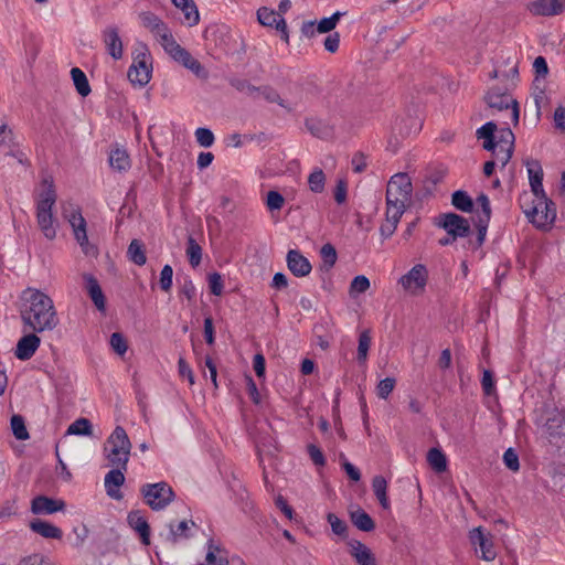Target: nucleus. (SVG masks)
<instances>
[{"mask_svg": "<svg viewBox=\"0 0 565 565\" xmlns=\"http://www.w3.org/2000/svg\"><path fill=\"white\" fill-rule=\"evenodd\" d=\"M492 114L508 111L514 126L519 124V103L507 90L499 87H491L483 97Z\"/></svg>", "mask_w": 565, "mask_h": 565, "instance_id": "obj_8", "label": "nucleus"}, {"mask_svg": "<svg viewBox=\"0 0 565 565\" xmlns=\"http://www.w3.org/2000/svg\"><path fill=\"white\" fill-rule=\"evenodd\" d=\"M438 225L443 227L448 235L454 236V238L465 237L470 232L468 221L455 213L444 214Z\"/></svg>", "mask_w": 565, "mask_h": 565, "instance_id": "obj_12", "label": "nucleus"}, {"mask_svg": "<svg viewBox=\"0 0 565 565\" xmlns=\"http://www.w3.org/2000/svg\"><path fill=\"white\" fill-rule=\"evenodd\" d=\"M173 269L170 265H164L160 273V287L163 291H170L172 287Z\"/></svg>", "mask_w": 565, "mask_h": 565, "instance_id": "obj_51", "label": "nucleus"}, {"mask_svg": "<svg viewBox=\"0 0 565 565\" xmlns=\"http://www.w3.org/2000/svg\"><path fill=\"white\" fill-rule=\"evenodd\" d=\"M503 461L507 468L514 472L520 469L519 456L512 448L505 450Z\"/></svg>", "mask_w": 565, "mask_h": 565, "instance_id": "obj_53", "label": "nucleus"}, {"mask_svg": "<svg viewBox=\"0 0 565 565\" xmlns=\"http://www.w3.org/2000/svg\"><path fill=\"white\" fill-rule=\"evenodd\" d=\"M11 429L14 437L19 440H26L30 435L25 427L24 419L21 415H13L11 417Z\"/></svg>", "mask_w": 565, "mask_h": 565, "instance_id": "obj_42", "label": "nucleus"}, {"mask_svg": "<svg viewBox=\"0 0 565 565\" xmlns=\"http://www.w3.org/2000/svg\"><path fill=\"white\" fill-rule=\"evenodd\" d=\"M530 186L534 196L532 204L525 207L524 200L527 194L521 198V206L529 221L540 230H550L556 220V207L543 189V169L539 161H526Z\"/></svg>", "mask_w": 565, "mask_h": 565, "instance_id": "obj_1", "label": "nucleus"}, {"mask_svg": "<svg viewBox=\"0 0 565 565\" xmlns=\"http://www.w3.org/2000/svg\"><path fill=\"white\" fill-rule=\"evenodd\" d=\"M350 518L352 523L361 531L371 532L375 527L372 518L362 509L351 511Z\"/></svg>", "mask_w": 565, "mask_h": 565, "instance_id": "obj_32", "label": "nucleus"}, {"mask_svg": "<svg viewBox=\"0 0 565 565\" xmlns=\"http://www.w3.org/2000/svg\"><path fill=\"white\" fill-rule=\"evenodd\" d=\"M71 76L77 93L83 97L88 96L90 86L85 73L78 67H73L71 70Z\"/></svg>", "mask_w": 565, "mask_h": 565, "instance_id": "obj_33", "label": "nucleus"}, {"mask_svg": "<svg viewBox=\"0 0 565 565\" xmlns=\"http://www.w3.org/2000/svg\"><path fill=\"white\" fill-rule=\"evenodd\" d=\"M62 215L70 223L74 237L86 255L95 254L96 249L89 244L86 230V221L78 207L71 202L62 203Z\"/></svg>", "mask_w": 565, "mask_h": 565, "instance_id": "obj_7", "label": "nucleus"}, {"mask_svg": "<svg viewBox=\"0 0 565 565\" xmlns=\"http://www.w3.org/2000/svg\"><path fill=\"white\" fill-rule=\"evenodd\" d=\"M172 3L182 11L184 23L194 26L200 21V13L193 0H172Z\"/></svg>", "mask_w": 565, "mask_h": 565, "instance_id": "obj_25", "label": "nucleus"}, {"mask_svg": "<svg viewBox=\"0 0 565 565\" xmlns=\"http://www.w3.org/2000/svg\"><path fill=\"white\" fill-rule=\"evenodd\" d=\"M481 385H482L483 392L487 395H491L493 393V391H494V381H493L492 373L490 371H488V370L483 371L482 380H481Z\"/></svg>", "mask_w": 565, "mask_h": 565, "instance_id": "obj_58", "label": "nucleus"}, {"mask_svg": "<svg viewBox=\"0 0 565 565\" xmlns=\"http://www.w3.org/2000/svg\"><path fill=\"white\" fill-rule=\"evenodd\" d=\"M129 526L140 536L145 545L150 544V526L147 519L139 510L129 512L127 516Z\"/></svg>", "mask_w": 565, "mask_h": 565, "instance_id": "obj_21", "label": "nucleus"}, {"mask_svg": "<svg viewBox=\"0 0 565 565\" xmlns=\"http://www.w3.org/2000/svg\"><path fill=\"white\" fill-rule=\"evenodd\" d=\"M494 145H495V150L497 149L505 150V151L513 150L514 135H513L512 130L509 127L502 128L499 131V135L497 137H494Z\"/></svg>", "mask_w": 565, "mask_h": 565, "instance_id": "obj_35", "label": "nucleus"}, {"mask_svg": "<svg viewBox=\"0 0 565 565\" xmlns=\"http://www.w3.org/2000/svg\"><path fill=\"white\" fill-rule=\"evenodd\" d=\"M497 125L493 121H488L477 129L476 135L478 139H483V148L486 150H495L494 132Z\"/></svg>", "mask_w": 565, "mask_h": 565, "instance_id": "obj_30", "label": "nucleus"}, {"mask_svg": "<svg viewBox=\"0 0 565 565\" xmlns=\"http://www.w3.org/2000/svg\"><path fill=\"white\" fill-rule=\"evenodd\" d=\"M185 253L191 266L198 267L202 259V248L192 236H189L188 238V246Z\"/></svg>", "mask_w": 565, "mask_h": 565, "instance_id": "obj_38", "label": "nucleus"}, {"mask_svg": "<svg viewBox=\"0 0 565 565\" xmlns=\"http://www.w3.org/2000/svg\"><path fill=\"white\" fill-rule=\"evenodd\" d=\"M305 125L311 135L321 139L329 138L333 132L331 126L316 117L307 118Z\"/></svg>", "mask_w": 565, "mask_h": 565, "instance_id": "obj_29", "label": "nucleus"}, {"mask_svg": "<svg viewBox=\"0 0 565 565\" xmlns=\"http://www.w3.org/2000/svg\"><path fill=\"white\" fill-rule=\"evenodd\" d=\"M102 36L108 54L114 60H120L124 54V45L119 35V29L115 25H109L104 29Z\"/></svg>", "mask_w": 565, "mask_h": 565, "instance_id": "obj_15", "label": "nucleus"}, {"mask_svg": "<svg viewBox=\"0 0 565 565\" xmlns=\"http://www.w3.org/2000/svg\"><path fill=\"white\" fill-rule=\"evenodd\" d=\"M553 119L557 129L565 130V107L558 106L554 111Z\"/></svg>", "mask_w": 565, "mask_h": 565, "instance_id": "obj_64", "label": "nucleus"}, {"mask_svg": "<svg viewBox=\"0 0 565 565\" xmlns=\"http://www.w3.org/2000/svg\"><path fill=\"white\" fill-rule=\"evenodd\" d=\"M320 254H321V257L323 260V266L326 267V269L329 270L330 268H332L334 266V264L337 262V257H338L335 248L329 243L324 244L321 247Z\"/></svg>", "mask_w": 565, "mask_h": 565, "instance_id": "obj_46", "label": "nucleus"}, {"mask_svg": "<svg viewBox=\"0 0 565 565\" xmlns=\"http://www.w3.org/2000/svg\"><path fill=\"white\" fill-rule=\"evenodd\" d=\"M179 374L183 377H186L190 385L194 384V375L188 363L183 358H180L178 361Z\"/></svg>", "mask_w": 565, "mask_h": 565, "instance_id": "obj_59", "label": "nucleus"}, {"mask_svg": "<svg viewBox=\"0 0 565 565\" xmlns=\"http://www.w3.org/2000/svg\"><path fill=\"white\" fill-rule=\"evenodd\" d=\"M226 556L223 555L222 548L216 545L212 540L207 542V551L205 558L198 565H227Z\"/></svg>", "mask_w": 565, "mask_h": 565, "instance_id": "obj_27", "label": "nucleus"}, {"mask_svg": "<svg viewBox=\"0 0 565 565\" xmlns=\"http://www.w3.org/2000/svg\"><path fill=\"white\" fill-rule=\"evenodd\" d=\"M138 18L143 28L149 30L171 58L191 71L198 77H206L207 73L201 63L189 51L183 49L173 38L168 25L153 12L141 11Z\"/></svg>", "mask_w": 565, "mask_h": 565, "instance_id": "obj_3", "label": "nucleus"}, {"mask_svg": "<svg viewBox=\"0 0 565 565\" xmlns=\"http://www.w3.org/2000/svg\"><path fill=\"white\" fill-rule=\"evenodd\" d=\"M451 203L457 210L462 212H471L473 209L472 199L466 191L458 190L454 192Z\"/></svg>", "mask_w": 565, "mask_h": 565, "instance_id": "obj_36", "label": "nucleus"}, {"mask_svg": "<svg viewBox=\"0 0 565 565\" xmlns=\"http://www.w3.org/2000/svg\"><path fill=\"white\" fill-rule=\"evenodd\" d=\"M131 447L126 430L121 426H117L107 438L104 447V454L109 466L127 469Z\"/></svg>", "mask_w": 565, "mask_h": 565, "instance_id": "obj_6", "label": "nucleus"}, {"mask_svg": "<svg viewBox=\"0 0 565 565\" xmlns=\"http://www.w3.org/2000/svg\"><path fill=\"white\" fill-rule=\"evenodd\" d=\"M288 269L297 277L308 276L311 271L309 260L298 250L291 249L287 254Z\"/></svg>", "mask_w": 565, "mask_h": 565, "instance_id": "obj_22", "label": "nucleus"}, {"mask_svg": "<svg viewBox=\"0 0 565 565\" xmlns=\"http://www.w3.org/2000/svg\"><path fill=\"white\" fill-rule=\"evenodd\" d=\"M427 461L430 468L438 473L447 470V458L438 448L429 449L427 454Z\"/></svg>", "mask_w": 565, "mask_h": 565, "instance_id": "obj_34", "label": "nucleus"}, {"mask_svg": "<svg viewBox=\"0 0 565 565\" xmlns=\"http://www.w3.org/2000/svg\"><path fill=\"white\" fill-rule=\"evenodd\" d=\"M265 204L270 212L280 211L285 205V198L278 191H268Z\"/></svg>", "mask_w": 565, "mask_h": 565, "instance_id": "obj_44", "label": "nucleus"}, {"mask_svg": "<svg viewBox=\"0 0 565 565\" xmlns=\"http://www.w3.org/2000/svg\"><path fill=\"white\" fill-rule=\"evenodd\" d=\"M148 55L141 54L128 70V78L131 84L140 87L147 85L151 78V65L148 64Z\"/></svg>", "mask_w": 565, "mask_h": 565, "instance_id": "obj_13", "label": "nucleus"}, {"mask_svg": "<svg viewBox=\"0 0 565 565\" xmlns=\"http://www.w3.org/2000/svg\"><path fill=\"white\" fill-rule=\"evenodd\" d=\"M370 288V280L364 275H359L353 278L350 285V295L363 294Z\"/></svg>", "mask_w": 565, "mask_h": 565, "instance_id": "obj_47", "label": "nucleus"}, {"mask_svg": "<svg viewBox=\"0 0 565 565\" xmlns=\"http://www.w3.org/2000/svg\"><path fill=\"white\" fill-rule=\"evenodd\" d=\"M43 186L36 201V223L44 237L53 241L57 234V221L53 215L56 193L52 181L44 180Z\"/></svg>", "mask_w": 565, "mask_h": 565, "instance_id": "obj_5", "label": "nucleus"}, {"mask_svg": "<svg viewBox=\"0 0 565 565\" xmlns=\"http://www.w3.org/2000/svg\"><path fill=\"white\" fill-rule=\"evenodd\" d=\"M477 205L481 207V214H478V218L490 220V217H491L490 201L486 194H480L477 198Z\"/></svg>", "mask_w": 565, "mask_h": 565, "instance_id": "obj_55", "label": "nucleus"}, {"mask_svg": "<svg viewBox=\"0 0 565 565\" xmlns=\"http://www.w3.org/2000/svg\"><path fill=\"white\" fill-rule=\"evenodd\" d=\"M30 529L41 535L44 539H55L60 540L62 539L63 532L60 527L55 526L54 524L36 519L30 523Z\"/></svg>", "mask_w": 565, "mask_h": 565, "instance_id": "obj_24", "label": "nucleus"}, {"mask_svg": "<svg viewBox=\"0 0 565 565\" xmlns=\"http://www.w3.org/2000/svg\"><path fill=\"white\" fill-rule=\"evenodd\" d=\"M428 281V269L423 264L413 266L398 279V285L409 296H420L425 292Z\"/></svg>", "mask_w": 565, "mask_h": 565, "instance_id": "obj_10", "label": "nucleus"}, {"mask_svg": "<svg viewBox=\"0 0 565 565\" xmlns=\"http://www.w3.org/2000/svg\"><path fill=\"white\" fill-rule=\"evenodd\" d=\"M189 522L188 521H181L179 524H169V536L168 539L175 543L180 539H186L189 536Z\"/></svg>", "mask_w": 565, "mask_h": 565, "instance_id": "obj_43", "label": "nucleus"}, {"mask_svg": "<svg viewBox=\"0 0 565 565\" xmlns=\"http://www.w3.org/2000/svg\"><path fill=\"white\" fill-rule=\"evenodd\" d=\"M339 44L340 35L337 32L329 34L324 40V49L330 53H334L339 49Z\"/></svg>", "mask_w": 565, "mask_h": 565, "instance_id": "obj_60", "label": "nucleus"}, {"mask_svg": "<svg viewBox=\"0 0 565 565\" xmlns=\"http://www.w3.org/2000/svg\"><path fill=\"white\" fill-rule=\"evenodd\" d=\"M349 553L358 565H376V558L372 551L358 540L348 542Z\"/></svg>", "mask_w": 565, "mask_h": 565, "instance_id": "obj_20", "label": "nucleus"}, {"mask_svg": "<svg viewBox=\"0 0 565 565\" xmlns=\"http://www.w3.org/2000/svg\"><path fill=\"white\" fill-rule=\"evenodd\" d=\"M371 341L372 338L370 330H364L360 333L358 344V360L360 363H365L371 347Z\"/></svg>", "mask_w": 565, "mask_h": 565, "instance_id": "obj_40", "label": "nucleus"}, {"mask_svg": "<svg viewBox=\"0 0 565 565\" xmlns=\"http://www.w3.org/2000/svg\"><path fill=\"white\" fill-rule=\"evenodd\" d=\"M66 434L90 436L93 434L92 424L87 418L81 417L68 426Z\"/></svg>", "mask_w": 565, "mask_h": 565, "instance_id": "obj_37", "label": "nucleus"}, {"mask_svg": "<svg viewBox=\"0 0 565 565\" xmlns=\"http://www.w3.org/2000/svg\"><path fill=\"white\" fill-rule=\"evenodd\" d=\"M556 0H534L527 4L531 14L537 17H552L559 14Z\"/></svg>", "mask_w": 565, "mask_h": 565, "instance_id": "obj_26", "label": "nucleus"}, {"mask_svg": "<svg viewBox=\"0 0 565 565\" xmlns=\"http://www.w3.org/2000/svg\"><path fill=\"white\" fill-rule=\"evenodd\" d=\"M469 541L475 547L476 553L480 550V557L486 562H491L497 557L493 544V537L481 526L475 527L469 532Z\"/></svg>", "mask_w": 565, "mask_h": 565, "instance_id": "obj_11", "label": "nucleus"}, {"mask_svg": "<svg viewBox=\"0 0 565 565\" xmlns=\"http://www.w3.org/2000/svg\"><path fill=\"white\" fill-rule=\"evenodd\" d=\"M308 452L310 455L311 460L317 466H323L326 463L324 456H323V454L321 452V450L317 446L309 445L308 446Z\"/></svg>", "mask_w": 565, "mask_h": 565, "instance_id": "obj_63", "label": "nucleus"}, {"mask_svg": "<svg viewBox=\"0 0 565 565\" xmlns=\"http://www.w3.org/2000/svg\"><path fill=\"white\" fill-rule=\"evenodd\" d=\"M85 289L93 300L95 307L104 312L106 309V299L97 279L90 274H84Z\"/></svg>", "mask_w": 565, "mask_h": 565, "instance_id": "obj_23", "label": "nucleus"}, {"mask_svg": "<svg viewBox=\"0 0 565 565\" xmlns=\"http://www.w3.org/2000/svg\"><path fill=\"white\" fill-rule=\"evenodd\" d=\"M209 286L213 295L220 296L222 294L223 281L218 273H213L209 276Z\"/></svg>", "mask_w": 565, "mask_h": 565, "instance_id": "obj_56", "label": "nucleus"}, {"mask_svg": "<svg viewBox=\"0 0 565 565\" xmlns=\"http://www.w3.org/2000/svg\"><path fill=\"white\" fill-rule=\"evenodd\" d=\"M309 189L315 193H321L324 190L326 175L319 168L315 169L308 177Z\"/></svg>", "mask_w": 565, "mask_h": 565, "instance_id": "obj_41", "label": "nucleus"}, {"mask_svg": "<svg viewBox=\"0 0 565 565\" xmlns=\"http://www.w3.org/2000/svg\"><path fill=\"white\" fill-rule=\"evenodd\" d=\"M140 494L145 503L153 511L164 510L175 499L173 489L166 481L142 484Z\"/></svg>", "mask_w": 565, "mask_h": 565, "instance_id": "obj_9", "label": "nucleus"}, {"mask_svg": "<svg viewBox=\"0 0 565 565\" xmlns=\"http://www.w3.org/2000/svg\"><path fill=\"white\" fill-rule=\"evenodd\" d=\"M341 458H343L342 467L345 470L349 478L352 479L353 481H359L361 479L360 470L351 462H349L343 455H341Z\"/></svg>", "mask_w": 565, "mask_h": 565, "instance_id": "obj_61", "label": "nucleus"}, {"mask_svg": "<svg viewBox=\"0 0 565 565\" xmlns=\"http://www.w3.org/2000/svg\"><path fill=\"white\" fill-rule=\"evenodd\" d=\"M334 200L338 204H342L347 200V183L344 180H339L334 190Z\"/></svg>", "mask_w": 565, "mask_h": 565, "instance_id": "obj_62", "label": "nucleus"}, {"mask_svg": "<svg viewBox=\"0 0 565 565\" xmlns=\"http://www.w3.org/2000/svg\"><path fill=\"white\" fill-rule=\"evenodd\" d=\"M21 301L20 317L26 329L42 333L57 327L58 317L50 296L39 289L28 288Z\"/></svg>", "mask_w": 565, "mask_h": 565, "instance_id": "obj_2", "label": "nucleus"}, {"mask_svg": "<svg viewBox=\"0 0 565 565\" xmlns=\"http://www.w3.org/2000/svg\"><path fill=\"white\" fill-rule=\"evenodd\" d=\"M126 469L122 468H113L106 476H105V489L106 493L115 500H120L122 498V493L120 492V487L125 482V475L124 471Z\"/></svg>", "mask_w": 565, "mask_h": 565, "instance_id": "obj_19", "label": "nucleus"}, {"mask_svg": "<svg viewBox=\"0 0 565 565\" xmlns=\"http://www.w3.org/2000/svg\"><path fill=\"white\" fill-rule=\"evenodd\" d=\"M195 138L200 146L202 147H211L214 142V135L207 128H198L195 130Z\"/></svg>", "mask_w": 565, "mask_h": 565, "instance_id": "obj_50", "label": "nucleus"}, {"mask_svg": "<svg viewBox=\"0 0 565 565\" xmlns=\"http://www.w3.org/2000/svg\"><path fill=\"white\" fill-rule=\"evenodd\" d=\"M38 332L31 331L23 335L17 343L14 354L21 361H26L33 356L35 351L41 344V339L36 335Z\"/></svg>", "mask_w": 565, "mask_h": 565, "instance_id": "obj_17", "label": "nucleus"}, {"mask_svg": "<svg viewBox=\"0 0 565 565\" xmlns=\"http://www.w3.org/2000/svg\"><path fill=\"white\" fill-rule=\"evenodd\" d=\"M65 502L63 500L52 499L45 495H38L31 502L33 514H53L64 511Z\"/></svg>", "mask_w": 565, "mask_h": 565, "instance_id": "obj_18", "label": "nucleus"}, {"mask_svg": "<svg viewBox=\"0 0 565 565\" xmlns=\"http://www.w3.org/2000/svg\"><path fill=\"white\" fill-rule=\"evenodd\" d=\"M327 520L331 525L332 532L337 535H344L347 532V524L340 520L335 514L328 513Z\"/></svg>", "mask_w": 565, "mask_h": 565, "instance_id": "obj_54", "label": "nucleus"}, {"mask_svg": "<svg viewBox=\"0 0 565 565\" xmlns=\"http://www.w3.org/2000/svg\"><path fill=\"white\" fill-rule=\"evenodd\" d=\"M128 255L136 265L142 266L147 262L143 245L138 239L131 241L128 247Z\"/></svg>", "mask_w": 565, "mask_h": 565, "instance_id": "obj_39", "label": "nucleus"}, {"mask_svg": "<svg viewBox=\"0 0 565 565\" xmlns=\"http://www.w3.org/2000/svg\"><path fill=\"white\" fill-rule=\"evenodd\" d=\"M395 383H396V381L393 377H386V379L380 381V383L376 386L377 396L382 399H386L390 396V394L393 392V390L395 387Z\"/></svg>", "mask_w": 565, "mask_h": 565, "instance_id": "obj_48", "label": "nucleus"}, {"mask_svg": "<svg viewBox=\"0 0 565 565\" xmlns=\"http://www.w3.org/2000/svg\"><path fill=\"white\" fill-rule=\"evenodd\" d=\"M17 565H53L44 556L32 554L22 558Z\"/></svg>", "mask_w": 565, "mask_h": 565, "instance_id": "obj_57", "label": "nucleus"}, {"mask_svg": "<svg viewBox=\"0 0 565 565\" xmlns=\"http://www.w3.org/2000/svg\"><path fill=\"white\" fill-rule=\"evenodd\" d=\"M533 68L536 74L535 82H539L541 78H545L548 74V66L546 60L543 56H537L533 62Z\"/></svg>", "mask_w": 565, "mask_h": 565, "instance_id": "obj_52", "label": "nucleus"}, {"mask_svg": "<svg viewBox=\"0 0 565 565\" xmlns=\"http://www.w3.org/2000/svg\"><path fill=\"white\" fill-rule=\"evenodd\" d=\"M372 489L375 497L380 501L383 509H390V500L387 497V481L383 476H375L372 480Z\"/></svg>", "mask_w": 565, "mask_h": 565, "instance_id": "obj_31", "label": "nucleus"}, {"mask_svg": "<svg viewBox=\"0 0 565 565\" xmlns=\"http://www.w3.org/2000/svg\"><path fill=\"white\" fill-rule=\"evenodd\" d=\"M109 164L113 170L122 172L130 168V159L122 148H115L109 153Z\"/></svg>", "mask_w": 565, "mask_h": 565, "instance_id": "obj_28", "label": "nucleus"}, {"mask_svg": "<svg viewBox=\"0 0 565 565\" xmlns=\"http://www.w3.org/2000/svg\"><path fill=\"white\" fill-rule=\"evenodd\" d=\"M257 20L264 26H275L281 33V38L289 43V34L285 19L275 10L263 7L257 11Z\"/></svg>", "mask_w": 565, "mask_h": 565, "instance_id": "obj_14", "label": "nucleus"}, {"mask_svg": "<svg viewBox=\"0 0 565 565\" xmlns=\"http://www.w3.org/2000/svg\"><path fill=\"white\" fill-rule=\"evenodd\" d=\"M545 430L552 439L565 437V411L554 408L548 412Z\"/></svg>", "mask_w": 565, "mask_h": 565, "instance_id": "obj_16", "label": "nucleus"}, {"mask_svg": "<svg viewBox=\"0 0 565 565\" xmlns=\"http://www.w3.org/2000/svg\"><path fill=\"white\" fill-rule=\"evenodd\" d=\"M342 15H343L342 12L337 11L331 17L321 19L317 23V32L318 33H328V32L332 31L337 26V24Z\"/></svg>", "mask_w": 565, "mask_h": 565, "instance_id": "obj_45", "label": "nucleus"}, {"mask_svg": "<svg viewBox=\"0 0 565 565\" xmlns=\"http://www.w3.org/2000/svg\"><path fill=\"white\" fill-rule=\"evenodd\" d=\"M412 191L413 186L408 174L401 172L390 179L386 189L385 221L380 227V233L384 239L395 233L406 205L411 201Z\"/></svg>", "mask_w": 565, "mask_h": 565, "instance_id": "obj_4", "label": "nucleus"}, {"mask_svg": "<svg viewBox=\"0 0 565 565\" xmlns=\"http://www.w3.org/2000/svg\"><path fill=\"white\" fill-rule=\"evenodd\" d=\"M110 347L119 355H124L128 350L126 339L121 333L115 332L110 335Z\"/></svg>", "mask_w": 565, "mask_h": 565, "instance_id": "obj_49", "label": "nucleus"}]
</instances>
